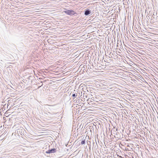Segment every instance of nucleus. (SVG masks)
I'll return each instance as SVG.
<instances>
[{
  "label": "nucleus",
  "instance_id": "7ed1b4c3",
  "mask_svg": "<svg viewBox=\"0 0 158 158\" xmlns=\"http://www.w3.org/2000/svg\"><path fill=\"white\" fill-rule=\"evenodd\" d=\"M91 13V10L89 9H86L84 11V14L85 15L87 16L90 14Z\"/></svg>",
  "mask_w": 158,
  "mask_h": 158
},
{
  "label": "nucleus",
  "instance_id": "9b49d317",
  "mask_svg": "<svg viewBox=\"0 0 158 158\" xmlns=\"http://www.w3.org/2000/svg\"><path fill=\"white\" fill-rule=\"evenodd\" d=\"M116 131H117V130H118V128H116Z\"/></svg>",
  "mask_w": 158,
  "mask_h": 158
},
{
  "label": "nucleus",
  "instance_id": "6e6552de",
  "mask_svg": "<svg viewBox=\"0 0 158 158\" xmlns=\"http://www.w3.org/2000/svg\"><path fill=\"white\" fill-rule=\"evenodd\" d=\"M157 15V12H153V15Z\"/></svg>",
  "mask_w": 158,
  "mask_h": 158
},
{
  "label": "nucleus",
  "instance_id": "f8f14e48",
  "mask_svg": "<svg viewBox=\"0 0 158 158\" xmlns=\"http://www.w3.org/2000/svg\"><path fill=\"white\" fill-rule=\"evenodd\" d=\"M133 158H134L133 157Z\"/></svg>",
  "mask_w": 158,
  "mask_h": 158
},
{
  "label": "nucleus",
  "instance_id": "9d476101",
  "mask_svg": "<svg viewBox=\"0 0 158 158\" xmlns=\"http://www.w3.org/2000/svg\"><path fill=\"white\" fill-rule=\"evenodd\" d=\"M119 158H124V157H122L121 156H119Z\"/></svg>",
  "mask_w": 158,
  "mask_h": 158
},
{
  "label": "nucleus",
  "instance_id": "1a4fd4ad",
  "mask_svg": "<svg viewBox=\"0 0 158 158\" xmlns=\"http://www.w3.org/2000/svg\"><path fill=\"white\" fill-rule=\"evenodd\" d=\"M119 158H124V157H122L121 156H119Z\"/></svg>",
  "mask_w": 158,
  "mask_h": 158
},
{
  "label": "nucleus",
  "instance_id": "0eeeda50",
  "mask_svg": "<svg viewBox=\"0 0 158 158\" xmlns=\"http://www.w3.org/2000/svg\"><path fill=\"white\" fill-rule=\"evenodd\" d=\"M72 96L73 97H76L77 96V95H76L75 94H72Z\"/></svg>",
  "mask_w": 158,
  "mask_h": 158
},
{
  "label": "nucleus",
  "instance_id": "423d86ee",
  "mask_svg": "<svg viewBox=\"0 0 158 158\" xmlns=\"http://www.w3.org/2000/svg\"><path fill=\"white\" fill-rule=\"evenodd\" d=\"M89 143H88L87 142L89 146V149H90V146H91V143L90 141H89Z\"/></svg>",
  "mask_w": 158,
  "mask_h": 158
},
{
  "label": "nucleus",
  "instance_id": "f257e3e1",
  "mask_svg": "<svg viewBox=\"0 0 158 158\" xmlns=\"http://www.w3.org/2000/svg\"><path fill=\"white\" fill-rule=\"evenodd\" d=\"M64 12L67 15H70V16L74 15L77 16V14L72 9L67 10L65 9V10L64 11Z\"/></svg>",
  "mask_w": 158,
  "mask_h": 158
},
{
  "label": "nucleus",
  "instance_id": "f03ea898",
  "mask_svg": "<svg viewBox=\"0 0 158 158\" xmlns=\"http://www.w3.org/2000/svg\"><path fill=\"white\" fill-rule=\"evenodd\" d=\"M56 149L55 148H52L50 149H49L47 151L45 152V153L48 154H50L52 153H54L56 152Z\"/></svg>",
  "mask_w": 158,
  "mask_h": 158
},
{
  "label": "nucleus",
  "instance_id": "39448f33",
  "mask_svg": "<svg viewBox=\"0 0 158 158\" xmlns=\"http://www.w3.org/2000/svg\"><path fill=\"white\" fill-rule=\"evenodd\" d=\"M85 139H84V140H82L81 142V144H82V145H83V144H85Z\"/></svg>",
  "mask_w": 158,
  "mask_h": 158
},
{
  "label": "nucleus",
  "instance_id": "20e7f679",
  "mask_svg": "<svg viewBox=\"0 0 158 158\" xmlns=\"http://www.w3.org/2000/svg\"><path fill=\"white\" fill-rule=\"evenodd\" d=\"M93 148H95L96 149H97L98 148V146L96 140L95 142H93Z\"/></svg>",
  "mask_w": 158,
  "mask_h": 158
}]
</instances>
